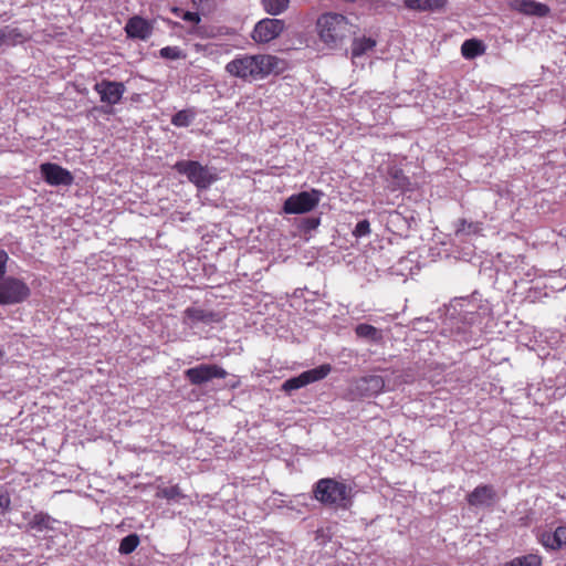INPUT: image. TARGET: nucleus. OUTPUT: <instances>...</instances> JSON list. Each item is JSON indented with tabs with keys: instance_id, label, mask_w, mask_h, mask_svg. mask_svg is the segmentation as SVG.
Returning a JSON list of instances; mask_svg holds the SVG:
<instances>
[{
	"instance_id": "nucleus-16",
	"label": "nucleus",
	"mask_w": 566,
	"mask_h": 566,
	"mask_svg": "<svg viewBox=\"0 0 566 566\" xmlns=\"http://www.w3.org/2000/svg\"><path fill=\"white\" fill-rule=\"evenodd\" d=\"M512 8L520 13L538 18L546 17L551 12L547 4L535 0H514Z\"/></svg>"
},
{
	"instance_id": "nucleus-23",
	"label": "nucleus",
	"mask_w": 566,
	"mask_h": 566,
	"mask_svg": "<svg viewBox=\"0 0 566 566\" xmlns=\"http://www.w3.org/2000/svg\"><path fill=\"white\" fill-rule=\"evenodd\" d=\"M261 4L266 13L279 15L287 10L290 0H261Z\"/></svg>"
},
{
	"instance_id": "nucleus-14",
	"label": "nucleus",
	"mask_w": 566,
	"mask_h": 566,
	"mask_svg": "<svg viewBox=\"0 0 566 566\" xmlns=\"http://www.w3.org/2000/svg\"><path fill=\"white\" fill-rule=\"evenodd\" d=\"M218 321L219 317L217 314L200 307H188L184 312V324L190 328L196 327L199 323L210 324Z\"/></svg>"
},
{
	"instance_id": "nucleus-11",
	"label": "nucleus",
	"mask_w": 566,
	"mask_h": 566,
	"mask_svg": "<svg viewBox=\"0 0 566 566\" xmlns=\"http://www.w3.org/2000/svg\"><path fill=\"white\" fill-rule=\"evenodd\" d=\"M284 21L280 19H263L259 21L252 32V39L258 43H268L277 38L284 30Z\"/></svg>"
},
{
	"instance_id": "nucleus-34",
	"label": "nucleus",
	"mask_w": 566,
	"mask_h": 566,
	"mask_svg": "<svg viewBox=\"0 0 566 566\" xmlns=\"http://www.w3.org/2000/svg\"><path fill=\"white\" fill-rule=\"evenodd\" d=\"M182 20L191 22V23H199L200 22V15L197 12L186 11L181 15Z\"/></svg>"
},
{
	"instance_id": "nucleus-8",
	"label": "nucleus",
	"mask_w": 566,
	"mask_h": 566,
	"mask_svg": "<svg viewBox=\"0 0 566 566\" xmlns=\"http://www.w3.org/2000/svg\"><path fill=\"white\" fill-rule=\"evenodd\" d=\"M185 378L195 386H201L214 378L223 379L228 376L226 369L212 364H200L184 371Z\"/></svg>"
},
{
	"instance_id": "nucleus-26",
	"label": "nucleus",
	"mask_w": 566,
	"mask_h": 566,
	"mask_svg": "<svg viewBox=\"0 0 566 566\" xmlns=\"http://www.w3.org/2000/svg\"><path fill=\"white\" fill-rule=\"evenodd\" d=\"M158 497L166 499L167 501L178 502L180 499H184L185 495L181 493V490L178 485L171 486H160L158 488L157 494Z\"/></svg>"
},
{
	"instance_id": "nucleus-6",
	"label": "nucleus",
	"mask_w": 566,
	"mask_h": 566,
	"mask_svg": "<svg viewBox=\"0 0 566 566\" xmlns=\"http://www.w3.org/2000/svg\"><path fill=\"white\" fill-rule=\"evenodd\" d=\"M8 254L2 251V274L4 273V263ZM30 294V289L25 283L13 277L2 276V304H14L24 301Z\"/></svg>"
},
{
	"instance_id": "nucleus-21",
	"label": "nucleus",
	"mask_w": 566,
	"mask_h": 566,
	"mask_svg": "<svg viewBox=\"0 0 566 566\" xmlns=\"http://www.w3.org/2000/svg\"><path fill=\"white\" fill-rule=\"evenodd\" d=\"M484 51V44L482 43V41L476 39L465 40L461 45V53L468 60H472L475 59L476 56L482 55Z\"/></svg>"
},
{
	"instance_id": "nucleus-31",
	"label": "nucleus",
	"mask_w": 566,
	"mask_h": 566,
	"mask_svg": "<svg viewBox=\"0 0 566 566\" xmlns=\"http://www.w3.org/2000/svg\"><path fill=\"white\" fill-rule=\"evenodd\" d=\"M319 223H321V219L318 217L304 218L301 221L300 229L303 232L308 233V232L315 230L319 226Z\"/></svg>"
},
{
	"instance_id": "nucleus-12",
	"label": "nucleus",
	"mask_w": 566,
	"mask_h": 566,
	"mask_svg": "<svg viewBox=\"0 0 566 566\" xmlns=\"http://www.w3.org/2000/svg\"><path fill=\"white\" fill-rule=\"evenodd\" d=\"M355 388L361 397H373L380 394L384 389L391 390L390 378H384L379 375L364 376L356 381Z\"/></svg>"
},
{
	"instance_id": "nucleus-10",
	"label": "nucleus",
	"mask_w": 566,
	"mask_h": 566,
	"mask_svg": "<svg viewBox=\"0 0 566 566\" xmlns=\"http://www.w3.org/2000/svg\"><path fill=\"white\" fill-rule=\"evenodd\" d=\"M40 172L43 180L53 187L71 186L74 177L70 170L61 167L57 164L44 163L40 165Z\"/></svg>"
},
{
	"instance_id": "nucleus-18",
	"label": "nucleus",
	"mask_w": 566,
	"mask_h": 566,
	"mask_svg": "<svg viewBox=\"0 0 566 566\" xmlns=\"http://www.w3.org/2000/svg\"><path fill=\"white\" fill-rule=\"evenodd\" d=\"M538 541L544 547L553 551L566 546V526H558L554 532H541Z\"/></svg>"
},
{
	"instance_id": "nucleus-4",
	"label": "nucleus",
	"mask_w": 566,
	"mask_h": 566,
	"mask_svg": "<svg viewBox=\"0 0 566 566\" xmlns=\"http://www.w3.org/2000/svg\"><path fill=\"white\" fill-rule=\"evenodd\" d=\"M174 169L185 175L199 189H207L217 180L210 168L196 160H179L174 165Z\"/></svg>"
},
{
	"instance_id": "nucleus-33",
	"label": "nucleus",
	"mask_w": 566,
	"mask_h": 566,
	"mask_svg": "<svg viewBox=\"0 0 566 566\" xmlns=\"http://www.w3.org/2000/svg\"><path fill=\"white\" fill-rule=\"evenodd\" d=\"M413 381V376L409 371H402L395 377L394 380L390 379V388L394 390L397 386L401 384H409Z\"/></svg>"
},
{
	"instance_id": "nucleus-17",
	"label": "nucleus",
	"mask_w": 566,
	"mask_h": 566,
	"mask_svg": "<svg viewBox=\"0 0 566 566\" xmlns=\"http://www.w3.org/2000/svg\"><path fill=\"white\" fill-rule=\"evenodd\" d=\"M495 491L492 485H479L468 494V503L471 506H491L495 501Z\"/></svg>"
},
{
	"instance_id": "nucleus-1",
	"label": "nucleus",
	"mask_w": 566,
	"mask_h": 566,
	"mask_svg": "<svg viewBox=\"0 0 566 566\" xmlns=\"http://www.w3.org/2000/svg\"><path fill=\"white\" fill-rule=\"evenodd\" d=\"M283 62L271 54H240L227 63L226 71L234 77L252 82L280 73Z\"/></svg>"
},
{
	"instance_id": "nucleus-30",
	"label": "nucleus",
	"mask_w": 566,
	"mask_h": 566,
	"mask_svg": "<svg viewBox=\"0 0 566 566\" xmlns=\"http://www.w3.org/2000/svg\"><path fill=\"white\" fill-rule=\"evenodd\" d=\"M159 55L166 60H180L185 59V52L178 46H165L160 49Z\"/></svg>"
},
{
	"instance_id": "nucleus-29",
	"label": "nucleus",
	"mask_w": 566,
	"mask_h": 566,
	"mask_svg": "<svg viewBox=\"0 0 566 566\" xmlns=\"http://www.w3.org/2000/svg\"><path fill=\"white\" fill-rule=\"evenodd\" d=\"M541 558L537 555H526L522 557H516L511 562L506 563L505 566H539Z\"/></svg>"
},
{
	"instance_id": "nucleus-20",
	"label": "nucleus",
	"mask_w": 566,
	"mask_h": 566,
	"mask_svg": "<svg viewBox=\"0 0 566 566\" xmlns=\"http://www.w3.org/2000/svg\"><path fill=\"white\" fill-rule=\"evenodd\" d=\"M376 46V41L371 38H356L352 43V57L357 60Z\"/></svg>"
},
{
	"instance_id": "nucleus-25",
	"label": "nucleus",
	"mask_w": 566,
	"mask_h": 566,
	"mask_svg": "<svg viewBox=\"0 0 566 566\" xmlns=\"http://www.w3.org/2000/svg\"><path fill=\"white\" fill-rule=\"evenodd\" d=\"M196 113L191 109H182L177 112L172 118L171 124L176 127H188L195 119Z\"/></svg>"
},
{
	"instance_id": "nucleus-35",
	"label": "nucleus",
	"mask_w": 566,
	"mask_h": 566,
	"mask_svg": "<svg viewBox=\"0 0 566 566\" xmlns=\"http://www.w3.org/2000/svg\"><path fill=\"white\" fill-rule=\"evenodd\" d=\"M464 321L468 325H473L476 322V314L473 312H465Z\"/></svg>"
},
{
	"instance_id": "nucleus-36",
	"label": "nucleus",
	"mask_w": 566,
	"mask_h": 566,
	"mask_svg": "<svg viewBox=\"0 0 566 566\" xmlns=\"http://www.w3.org/2000/svg\"><path fill=\"white\" fill-rule=\"evenodd\" d=\"M1 36H2V39L6 36V34H4V32H3V31H2V33H1Z\"/></svg>"
},
{
	"instance_id": "nucleus-3",
	"label": "nucleus",
	"mask_w": 566,
	"mask_h": 566,
	"mask_svg": "<svg viewBox=\"0 0 566 566\" xmlns=\"http://www.w3.org/2000/svg\"><path fill=\"white\" fill-rule=\"evenodd\" d=\"M319 39L329 48L339 45L350 33L352 25L340 13L328 12L317 19Z\"/></svg>"
},
{
	"instance_id": "nucleus-15",
	"label": "nucleus",
	"mask_w": 566,
	"mask_h": 566,
	"mask_svg": "<svg viewBox=\"0 0 566 566\" xmlns=\"http://www.w3.org/2000/svg\"><path fill=\"white\" fill-rule=\"evenodd\" d=\"M29 525L31 530L35 532L43 533L45 536H52V534L57 533V526L61 525V523L49 514L40 512L34 514Z\"/></svg>"
},
{
	"instance_id": "nucleus-22",
	"label": "nucleus",
	"mask_w": 566,
	"mask_h": 566,
	"mask_svg": "<svg viewBox=\"0 0 566 566\" xmlns=\"http://www.w3.org/2000/svg\"><path fill=\"white\" fill-rule=\"evenodd\" d=\"M482 227L480 222L468 221L460 219L457 223L455 235L457 237H469L473 234H480Z\"/></svg>"
},
{
	"instance_id": "nucleus-7",
	"label": "nucleus",
	"mask_w": 566,
	"mask_h": 566,
	"mask_svg": "<svg viewBox=\"0 0 566 566\" xmlns=\"http://www.w3.org/2000/svg\"><path fill=\"white\" fill-rule=\"evenodd\" d=\"M94 91L99 95L101 102L105 103L107 106L104 112L112 114V106L120 102L126 92V87L122 82L102 80L94 85Z\"/></svg>"
},
{
	"instance_id": "nucleus-13",
	"label": "nucleus",
	"mask_w": 566,
	"mask_h": 566,
	"mask_svg": "<svg viewBox=\"0 0 566 566\" xmlns=\"http://www.w3.org/2000/svg\"><path fill=\"white\" fill-rule=\"evenodd\" d=\"M127 38L147 41L154 32V23L140 15L129 18L124 28Z\"/></svg>"
},
{
	"instance_id": "nucleus-19",
	"label": "nucleus",
	"mask_w": 566,
	"mask_h": 566,
	"mask_svg": "<svg viewBox=\"0 0 566 566\" xmlns=\"http://www.w3.org/2000/svg\"><path fill=\"white\" fill-rule=\"evenodd\" d=\"M406 8L415 11H437L442 9L447 0H403Z\"/></svg>"
},
{
	"instance_id": "nucleus-28",
	"label": "nucleus",
	"mask_w": 566,
	"mask_h": 566,
	"mask_svg": "<svg viewBox=\"0 0 566 566\" xmlns=\"http://www.w3.org/2000/svg\"><path fill=\"white\" fill-rule=\"evenodd\" d=\"M389 176L391 178V185L396 189H406L409 185L408 178L403 175L402 170L399 168H391L389 170Z\"/></svg>"
},
{
	"instance_id": "nucleus-9",
	"label": "nucleus",
	"mask_w": 566,
	"mask_h": 566,
	"mask_svg": "<svg viewBox=\"0 0 566 566\" xmlns=\"http://www.w3.org/2000/svg\"><path fill=\"white\" fill-rule=\"evenodd\" d=\"M331 371L328 364L321 365L316 368L303 371L296 377H292L285 380L282 385V390L285 392H292L301 389L312 382L324 379Z\"/></svg>"
},
{
	"instance_id": "nucleus-5",
	"label": "nucleus",
	"mask_w": 566,
	"mask_h": 566,
	"mask_svg": "<svg viewBox=\"0 0 566 566\" xmlns=\"http://www.w3.org/2000/svg\"><path fill=\"white\" fill-rule=\"evenodd\" d=\"M322 195V191L316 189L294 193L285 199L283 212L287 214L307 213L318 206Z\"/></svg>"
},
{
	"instance_id": "nucleus-32",
	"label": "nucleus",
	"mask_w": 566,
	"mask_h": 566,
	"mask_svg": "<svg viewBox=\"0 0 566 566\" xmlns=\"http://www.w3.org/2000/svg\"><path fill=\"white\" fill-rule=\"evenodd\" d=\"M370 233V223L368 220L359 221L353 230V235L356 238L367 237Z\"/></svg>"
},
{
	"instance_id": "nucleus-2",
	"label": "nucleus",
	"mask_w": 566,
	"mask_h": 566,
	"mask_svg": "<svg viewBox=\"0 0 566 566\" xmlns=\"http://www.w3.org/2000/svg\"><path fill=\"white\" fill-rule=\"evenodd\" d=\"M313 494L324 505L348 509L352 505L353 488L344 481L324 478L315 483Z\"/></svg>"
},
{
	"instance_id": "nucleus-24",
	"label": "nucleus",
	"mask_w": 566,
	"mask_h": 566,
	"mask_svg": "<svg viewBox=\"0 0 566 566\" xmlns=\"http://www.w3.org/2000/svg\"><path fill=\"white\" fill-rule=\"evenodd\" d=\"M355 333L358 337L370 342H378L381 339V333L375 326L369 324H358L355 327Z\"/></svg>"
},
{
	"instance_id": "nucleus-27",
	"label": "nucleus",
	"mask_w": 566,
	"mask_h": 566,
	"mask_svg": "<svg viewBox=\"0 0 566 566\" xmlns=\"http://www.w3.org/2000/svg\"><path fill=\"white\" fill-rule=\"evenodd\" d=\"M138 545L139 536L137 534H129L120 541L118 552L122 555H128L133 553Z\"/></svg>"
}]
</instances>
